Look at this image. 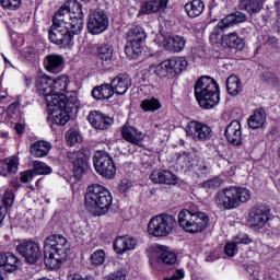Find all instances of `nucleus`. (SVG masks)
<instances>
[{
	"label": "nucleus",
	"instance_id": "obj_1",
	"mask_svg": "<svg viewBox=\"0 0 280 280\" xmlns=\"http://www.w3.org/2000/svg\"><path fill=\"white\" fill-rule=\"evenodd\" d=\"M247 19L245 13L241 11L228 14L217 24L210 38H218L220 34H223L221 37L222 45H225V47H229L230 49H238L242 51V49H244V38L240 37V33L237 32H229L231 27H234V25H238V23H246Z\"/></svg>",
	"mask_w": 280,
	"mask_h": 280
},
{
	"label": "nucleus",
	"instance_id": "obj_2",
	"mask_svg": "<svg viewBox=\"0 0 280 280\" xmlns=\"http://www.w3.org/2000/svg\"><path fill=\"white\" fill-rule=\"evenodd\" d=\"M69 255V242L60 234H52L44 242V264L50 270H58Z\"/></svg>",
	"mask_w": 280,
	"mask_h": 280
},
{
	"label": "nucleus",
	"instance_id": "obj_3",
	"mask_svg": "<svg viewBox=\"0 0 280 280\" xmlns=\"http://www.w3.org/2000/svg\"><path fill=\"white\" fill-rule=\"evenodd\" d=\"M69 9L67 2L62 4L54 14L52 25L48 31V38L50 43L55 45H61V47H70L73 43V31L66 22V18H69Z\"/></svg>",
	"mask_w": 280,
	"mask_h": 280
},
{
	"label": "nucleus",
	"instance_id": "obj_4",
	"mask_svg": "<svg viewBox=\"0 0 280 280\" xmlns=\"http://www.w3.org/2000/svg\"><path fill=\"white\" fill-rule=\"evenodd\" d=\"M113 205V196L100 184L90 185L84 196V206L93 215H106Z\"/></svg>",
	"mask_w": 280,
	"mask_h": 280
},
{
	"label": "nucleus",
	"instance_id": "obj_5",
	"mask_svg": "<svg viewBox=\"0 0 280 280\" xmlns=\"http://www.w3.org/2000/svg\"><path fill=\"white\" fill-rule=\"evenodd\" d=\"M195 97L205 110H211L220 104V85L211 77H200L194 86Z\"/></svg>",
	"mask_w": 280,
	"mask_h": 280
},
{
	"label": "nucleus",
	"instance_id": "obj_6",
	"mask_svg": "<svg viewBox=\"0 0 280 280\" xmlns=\"http://www.w3.org/2000/svg\"><path fill=\"white\" fill-rule=\"evenodd\" d=\"M250 200V191L245 187H226L217 192L214 202L220 209L231 211Z\"/></svg>",
	"mask_w": 280,
	"mask_h": 280
},
{
	"label": "nucleus",
	"instance_id": "obj_7",
	"mask_svg": "<svg viewBox=\"0 0 280 280\" xmlns=\"http://www.w3.org/2000/svg\"><path fill=\"white\" fill-rule=\"evenodd\" d=\"M178 224L187 233H202L209 226V215L194 210H182L178 213Z\"/></svg>",
	"mask_w": 280,
	"mask_h": 280
},
{
	"label": "nucleus",
	"instance_id": "obj_8",
	"mask_svg": "<svg viewBox=\"0 0 280 280\" xmlns=\"http://www.w3.org/2000/svg\"><path fill=\"white\" fill-rule=\"evenodd\" d=\"M177 224L176 218L170 214H159L150 220L147 229L153 237H167L174 233Z\"/></svg>",
	"mask_w": 280,
	"mask_h": 280
},
{
	"label": "nucleus",
	"instance_id": "obj_9",
	"mask_svg": "<svg viewBox=\"0 0 280 280\" xmlns=\"http://www.w3.org/2000/svg\"><path fill=\"white\" fill-rule=\"evenodd\" d=\"M148 34L141 26L130 28L126 34L125 54L128 58H137L142 51Z\"/></svg>",
	"mask_w": 280,
	"mask_h": 280
},
{
	"label": "nucleus",
	"instance_id": "obj_10",
	"mask_svg": "<svg viewBox=\"0 0 280 280\" xmlns=\"http://www.w3.org/2000/svg\"><path fill=\"white\" fill-rule=\"evenodd\" d=\"M94 170L104 178H115L117 168L113 158L104 151H96L93 156Z\"/></svg>",
	"mask_w": 280,
	"mask_h": 280
},
{
	"label": "nucleus",
	"instance_id": "obj_11",
	"mask_svg": "<svg viewBox=\"0 0 280 280\" xmlns=\"http://www.w3.org/2000/svg\"><path fill=\"white\" fill-rule=\"evenodd\" d=\"M66 8L69 12V26L72 30V36L82 33L84 30V13H82V4L78 0H68Z\"/></svg>",
	"mask_w": 280,
	"mask_h": 280
},
{
	"label": "nucleus",
	"instance_id": "obj_12",
	"mask_svg": "<svg viewBox=\"0 0 280 280\" xmlns=\"http://www.w3.org/2000/svg\"><path fill=\"white\" fill-rule=\"evenodd\" d=\"M91 159V151L86 148L79 151L68 152V161L73 165V174L80 178L89 167V160Z\"/></svg>",
	"mask_w": 280,
	"mask_h": 280
},
{
	"label": "nucleus",
	"instance_id": "obj_13",
	"mask_svg": "<svg viewBox=\"0 0 280 280\" xmlns=\"http://www.w3.org/2000/svg\"><path fill=\"white\" fill-rule=\"evenodd\" d=\"M108 15L102 10H92L89 14L88 20V31L93 36H97V34H103L108 30Z\"/></svg>",
	"mask_w": 280,
	"mask_h": 280
},
{
	"label": "nucleus",
	"instance_id": "obj_14",
	"mask_svg": "<svg viewBox=\"0 0 280 280\" xmlns=\"http://www.w3.org/2000/svg\"><path fill=\"white\" fill-rule=\"evenodd\" d=\"M186 135L192 141H211L213 137V130H211V127H209L206 124H202L197 120H192L188 122V126L186 128Z\"/></svg>",
	"mask_w": 280,
	"mask_h": 280
},
{
	"label": "nucleus",
	"instance_id": "obj_15",
	"mask_svg": "<svg viewBox=\"0 0 280 280\" xmlns=\"http://www.w3.org/2000/svg\"><path fill=\"white\" fill-rule=\"evenodd\" d=\"M16 252L22 255L27 264L34 265L43 257L40 245L35 241H24L16 246Z\"/></svg>",
	"mask_w": 280,
	"mask_h": 280
},
{
	"label": "nucleus",
	"instance_id": "obj_16",
	"mask_svg": "<svg viewBox=\"0 0 280 280\" xmlns=\"http://www.w3.org/2000/svg\"><path fill=\"white\" fill-rule=\"evenodd\" d=\"M36 91L39 95L45 97L47 106L51 108L54 103H58L56 101V96H54V79L49 75H40L36 79Z\"/></svg>",
	"mask_w": 280,
	"mask_h": 280
},
{
	"label": "nucleus",
	"instance_id": "obj_17",
	"mask_svg": "<svg viewBox=\"0 0 280 280\" xmlns=\"http://www.w3.org/2000/svg\"><path fill=\"white\" fill-rule=\"evenodd\" d=\"M270 213L268 209L264 206H255L249 211V218L247 220V224L254 231H259L265 228L268 221L270 220Z\"/></svg>",
	"mask_w": 280,
	"mask_h": 280
},
{
	"label": "nucleus",
	"instance_id": "obj_18",
	"mask_svg": "<svg viewBox=\"0 0 280 280\" xmlns=\"http://www.w3.org/2000/svg\"><path fill=\"white\" fill-rule=\"evenodd\" d=\"M162 38V40H161ZM155 43H159V45H163V48L166 51H171L172 54H179V51H183L185 49V46L187 45V39L180 35H173L165 39L163 35H156Z\"/></svg>",
	"mask_w": 280,
	"mask_h": 280
},
{
	"label": "nucleus",
	"instance_id": "obj_19",
	"mask_svg": "<svg viewBox=\"0 0 280 280\" xmlns=\"http://www.w3.org/2000/svg\"><path fill=\"white\" fill-rule=\"evenodd\" d=\"M88 121L96 130H108L115 120L106 114L94 110L89 114Z\"/></svg>",
	"mask_w": 280,
	"mask_h": 280
},
{
	"label": "nucleus",
	"instance_id": "obj_20",
	"mask_svg": "<svg viewBox=\"0 0 280 280\" xmlns=\"http://www.w3.org/2000/svg\"><path fill=\"white\" fill-rule=\"evenodd\" d=\"M43 65L48 73H61L65 69V57L58 54L47 55L43 60Z\"/></svg>",
	"mask_w": 280,
	"mask_h": 280
},
{
	"label": "nucleus",
	"instance_id": "obj_21",
	"mask_svg": "<svg viewBox=\"0 0 280 280\" xmlns=\"http://www.w3.org/2000/svg\"><path fill=\"white\" fill-rule=\"evenodd\" d=\"M224 137L231 145H242V124L240 120H232L228 125Z\"/></svg>",
	"mask_w": 280,
	"mask_h": 280
},
{
	"label": "nucleus",
	"instance_id": "obj_22",
	"mask_svg": "<svg viewBox=\"0 0 280 280\" xmlns=\"http://www.w3.org/2000/svg\"><path fill=\"white\" fill-rule=\"evenodd\" d=\"M110 84L116 95H126L128 89L132 86V79L128 74L120 73L110 81Z\"/></svg>",
	"mask_w": 280,
	"mask_h": 280
},
{
	"label": "nucleus",
	"instance_id": "obj_23",
	"mask_svg": "<svg viewBox=\"0 0 280 280\" xmlns=\"http://www.w3.org/2000/svg\"><path fill=\"white\" fill-rule=\"evenodd\" d=\"M150 179L155 185H178V177L170 171H153L150 175Z\"/></svg>",
	"mask_w": 280,
	"mask_h": 280
},
{
	"label": "nucleus",
	"instance_id": "obj_24",
	"mask_svg": "<svg viewBox=\"0 0 280 280\" xmlns=\"http://www.w3.org/2000/svg\"><path fill=\"white\" fill-rule=\"evenodd\" d=\"M137 248V238L132 236H118L114 242V250L118 255H124L126 250H135Z\"/></svg>",
	"mask_w": 280,
	"mask_h": 280
},
{
	"label": "nucleus",
	"instance_id": "obj_25",
	"mask_svg": "<svg viewBox=\"0 0 280 280\" xmlns=\"http://www.w3.org/2000/svg\"><path fill=\"white\" fill-rule=\"evenodd\" d=\"M122 139L131 143V145H137V148H141V131L130 126L129 124H125L121 129Z\"/></svg>",
	"mask_w": 280,
	"mask_h": 280
},
{
	"label": "nucleus",
	"instance_id": "obj_26",
	"mask_svg": "<svg viewBox=\"0 0 280 280\" xmlns=\"http://www.w3.org/2000/svg\"><path fill=\"white\" fill-rule=\"evenodd\" d=\"M56 102L52 103V106H57V108H68V110H71V108L78 104V93H75V91L66 92L57 96Z\"/></svg>",
	"mask_w": 280,
	"mask_h": 280
},
{
	"label": "nucleus",
	"instance_id": "obj_27",
	"mask_svg": "<svg viewBox=\"0 0 280 280\" xmlns=\"http://www.w3.org/2000/svg\"><path fill=\"white\" fill-rule=\"evenodd\" d=\"M19 268V258L10 253L0 254V270L3 272H14Z\"/></svg>",
	"mask_w": 280,
	"mask_h": 280
},
{
	"label": "nucleus",
	"instance_id": "obj_28",
	"mask_svg": "<svg viewBox=\"0 0 280 280\" xmlns=\"http://www.w3.org/2000/svg\"><path fill=\"white\" fill-rule=\"evenodd\" d=\"M49 110L52 113V122L57 126H66L71 116H69V110L67 107H58V106H48Z\"/></svg>",
	"mask_w": 280,
	"mask_h": 280
},
{
	"label": "nucleus",
	"instance_id": "obj_29",
	"mask_svg": "<svg viewBox=\"0 0 280 280\" xmlns=\"http://www.w3.org/2000/svg\"><path fill=\"white\" fill-rule=\"evenodd\" d=\"M170 0H149L141 8L142 14H154L167 9Z\"/></svg>",
	"mask_w": 280,
	"mask_h": 280
},
{
	"label": "nucleus",
	"instance_id": "obj_30",
	"mask_svg": "<svg viewBox=\"0 0 280 280\" xmlns=\"http://www.w3.org/2000/svg\"><path fill=\"white\" fill-rule=\"evenodd\" d=\"M184 10L189 19H198L205 12V2L202 0L188 1Z\"/></svg>",
	"mask_w": 280,
	"mask_h": 280
},
{
	"label": "nucleus",
	"instance_id": "obj_31",
	"mask_svg": "<svg viewBox=\"0 0 280 280\" xmlns=\"http://www.w3.org/2000/svg\"><path fill=\"white\" fill-rule=\"evenodd\" d=\"M51 150V143L39 140L31 144L30 147V153L32 156H35V159H43V156H47Z\"/></svg>",
	"mask_w": 280,
	"mask_h": 280
},
{
	"label": "nucleus",
	"instance_id": "obj_32",
	"mask_svg": "<svg viewBox=\"0 0 280 280\" xmlns=\"http://www.w3.org/2000/svg\"><path fill=\"white\" fill-rule=\"evenodd\" d=\"M115 95L112 84L105 83L92 90V97L94 100H110Z\"/></svg>",
	"mask_w": 280,
	"mask_h": 280
},
{
	"label": "nucleus",
	"instance_id": "obj_33",
	"mask_svg": "<svg viewBox=\"0 0 280 280\" xmlns=\"http://www.w3.org/2000/svg\"><path fill=\"white\" fill-rule=\"evenodd\" d=\"M19 170V159L8 158L0 161V176H8V174H16Z\"/></svg>",
	"mask_w": 280,
	"mask_h": 280
},
{
	"label": "nucleus",
	"instance_id": "obj_34",
	"mask_svg": "<svg viewBox=\"0 0 280 280\" xmlns=\"http://www.w3.org/2000/svg\"><path fill=\"white\" fill-rule=\"evenodd\" d=\"M69 77L65 74L54 79L52 97H60V95L67 93V86H69Z\"/></svg>",
	"mask_w": 280,
	"mask_h": 280
},
{
	"label": "nucleus",
	"instance_id": "obj_35",
	"mask_svg": "<svg viewBox=\"0 0 280 280\" xmlns=\"http://www.w3.org/2000/svg\"><path fill=\"white\" fill-rule=\"evenodd\" d=\"M247 124L252 130H257L266 124V110L262 108L256 109L254 114L248 118Z\"/></svg>",
	"mask_w": 280,
	"mask_h": 280
},
{
	"label": "nucleus",
	"instance_id": "obj_36",
	"mask_svg": "<svg viewBox=\"0 0 280 280\" xmlns=\"http://www.w3.org/2000/svg\"><path fill=\"white\" fill-rule=\"evenodd\" d=\"M226 90L229 95L236 97V95H240V93H242V91L244 90V88L242 86V80H240L235 74L228 77Z\"/></svg>",
	"mask_w": 280,
	"mask_h": 280
},
{
	"label": "nucleus",
	"instance_id": "obj_37",
	"mask_svg": "<svg viewBox=\"0 0 280 280\" xmlns=\"http://www.w3.org/2000/svg\"><path fill=\"white\" fill-rule=\"evenodd\" d=\"M238 8L248 12V14H257L261 12V0H238Z\"/></svg>",
	"mask_w": 280,
	"mask_h": 280
},
{
	"label": "nucleus",
	"instance_id": "obj_38",
	"mask_svg": "<svg viewBox=\"0 0 280 280\" xmlns=\"http://www.w3.org/2000/svg\"><path fill=\"white\" fill-rule=\"evenodd\" d=\"M21 56L23 60H25L26 62H30L31 65L38 62V59L40 58L38 49L34 48V46L24 47L21 50Z\"/></svg>",
	"mask_w": 280,
	"mask_h": 280
},
{
	"label": "nucleus",
	"instance_id": "obj_39",
	"mask_svg": "<svg viewBox=\"0 0 280 280\" xmlns=\"http://www.w3.org/2000/svg\"><path fill=\"white\" fill-rule=\"evenodd\" d=\"M168 62L171 65V69L173 71V75H176L178 73H183L185 69H187V59L185 57H175L168 59Z\"/></svg>",
	"mask_w": 280,
	"mask_h": 280
},
{
	"label": "nucleus",
	"instance_id": "obj_40",
	"mask_svg": "<svg viewBox=\"0 0 280 280\" xmlns=\"http://www.w3.org/2000/svg\"><path fill=\"white\" fill-rule=\"evenodd\" d=\"M113 46L103 44L98 48V58L102 60L103 65H110L113 62Z\"/></svg>",
	"mask_w": 280,
	"mask_h": 280
},
{
	"label": "nucleus",
	"instance_id": "obj_41",
	"mask_svg": "<svg viewBox=\"0 0 280 280\" xmlns=\"http://www.w3.org/2000/svg\"><path fill=\"white\" fill-rule=\"evenodd\" d=\"M155 74L158 78H172L174 75V72L172 70V66L170 63V60H164L155 68Z\"/></svg>",
	"mask_w": 280,
	"mask_h": 280
},
{
	"label": "nucleus",
	"instance_id": "obj_42",
	"mask_svg": "<svg viewBox=\"0 0 280 280\" xmlns=\"http://www.w3.org/2000/svg\"><path fill=\"white\" fill-rule=\"evenodd\" d=\"M3 192L2 196V207H5V209H10V207H12V205H14V192L12 190H10L8 187H3L1 188V190Z\"/></svg>",
	"mask_w": 280,
	"mask_h": 280
},
{
	"label": "nucleus",
	"instance_id": "obj_43",
	"mask_svg": "<svg viewBox=\"0 0 280 280\" xmlns=\"http://www.w3.org/2000/svg\"><path fill=\"white\" fill-rule=\"evenodd\" d=\"M140 106L142 110H151L152 113H154V110H159V108H161V102H159V100L156 98H147L141 102Z\"/></svg>",
	"mask_w": 280,
	"mask_h": 280
},
{
	"label": "nucleus",
	"instance_id": "obj_44",
	"mask_svg": "<svg viewBox=\"0 0 280 280\" xmlns=\"http://www.w3.org/2000/svg\"><path fill=\"white\" fill-rule=\"evenodd\" d=\"M176 164L182 167V170L191 167V156L189 153H180L176 159Z\"/></svg>",
	"mask_w": 280,
	"mask_h": 280
},
{
	"label": "nucleus",
	"instance_id": "obj_45",
	"mask_svg": "<svg viewBox=\"0 0 280 280\" xmlns=\"http://www.w3.org/2000/svg\"><path fill=\"white\" fill-rule=\"evenodd\" d=\"M33 170L35 174L43 175V174H51V167H49L47 164L35 161L33 163Z\"/></svg>",
	"mask_w": 280,
	"mask_h": 280
},
{
	"label": "nucleus",
	"instance_id": "obj_46",
	"mask_svg": "<svg viewBox=\"0 0 280 280\" xmlns=\"http://www.w3.org/2000/svg\"><path fill=\"white\" fill-rule=\"evenodd\" d=\"M160 261L166 264L167 266H174V264L177 261L176 254L173 252H163L160 255Z\"/></svg>",
	"mask_w": 280,
	"mask_h": 280
},
{
	"label": "nucleus",
	"instance_id": "obj_47",
	"mask_svg": "<svg viewBox=\"0 0 280 280\" xmlns=\"http://www.w3.org/2000/svg\"><path fill=\"white\" fill-rule=\"evenodd\" d=\"M105 256H106V254L102 249H98V250L94 252L91 255V258H90L91 259V264L93 266H102V264H104Z\"/></svg>",
	"mask_w": 280,
	"mask_h": 280
},
{
	"label": "nucleus",
	"instance_id": "obj_48",
	"mask_svg": "<svg viewBox=\"0 0 280 280\" xmlns=\"http://www.w3.org/2000/svg\"><path fill=\"white\" fill-rule=\"evenodd\" d=\"M81 139L80 133L75 130H69L66 133V141L70 147L75 145V143H80Z\"/></svg>",
	"mask_w": 280,
	"mask_h": 280
},
{
	"label": "nucleus",
	"instance_id": "obj_49",
	"mask_svg": "<svg viewBox=\"0 0 280 280\" xmlns=\"http://www.w3.org/2000/svg\"><path fill=\"white\" fill-rule=\"evenodd\" d=\"M0 4L4 10H19L21 0H0Z\"/></svg>",
	"mask_w": 280,
	"mask_h": 280
},
{
	"label": "nucleus",
	"instance_id": "obj_50",
	"mask_svg": "<svg viewBox=\"0 0 280 280\" xmlns=\"http://www.w3.org/2000/svg\"><path fill=\"white\" fill-rule=\"evenodd\" d=\"M194 170H195L197 176H205V174H207V170H209V167L207 166V163L205 161L200 160L197 162Z\"/></svg>",
	"mask_w": 280,
	"mask_h": 280
},
{
	"label": "nucleus",
	"instance_id": "obj_51",
	"mask_svg": "<svg viewBox=\"0 0 280 280\" xmlns=\"http://www.w3.org/2000/svg\"><path fill=\"white\" fill-rule=\"evenodd\" d=\"M220 185H222V183L218 177L202 183V187L206 189H215V187H220Z\"/></svg>",
	"mask_w": 280,
	"mask_h": 280
},
{
	"label": "nucleus",
	"instance_id": "obj_52",
	"mask_svg": "<svg viewBox=\"0 0 280 280\" xmlns=\"http://www.w3.org/2000/svg\"><path fill=\"white\" fill-rule=\"evenodd\" d=\"M224 253L228 257H234L237 253V244L235 243H228L224 247Z\"/></svg>",
	"mask_w": 280,
	"mask_h": 280
},
{
	"label": "nucleus",
	"instance_id": "obj_53",
	"mask_svg": "<svg viewBox=\"0 0 280 280\" xmlns=\"http://www.w3.org/2000/svg\"><path fill=\"white\" fill-rule=\"evenodd\" d=\"M185 278V271L183 269H178L171 277L163 278V280H180Z\"/></svg>",
	"mask_w": 280,
	"mask_h": 280
},
{
	"label": "nucleus",
	"instance_id": "obj_54",
	"mask_svg": "<svg viewBox=\"0 0 280 280\" xmlns=\"http://www.w3.org/2000/svg\"><path fill=\"white\" fill-rule=\"evenodd\" d=\"M34 178V172L25 171L21 173V183H31Z\"/></svg>",
	"mask_w": 280,
	"mask_h": 280
},
{
	"label": "nucleus",
	"instance_id": "obj_55",
	"mask_svg": "<svg viewBox=\"0 0 280 280\" xmlns=\"http://www.w3.org/2000/svg\"><path fill=\"white\" fill-rule=\"evenodd\" d=\"M107 280H126V273L124 271H116L107 277Z\"/></svg>",
	"mask_w": 280,
	"mask_h": 280
},
{
	"label": "nucleus",
	"instance_id": "obj_56",
	"mask_svg": "<svg viewBox=\"0 0 280 280\" xmlns=\"http://www.w3.org/2000/svg\"><path fill=\"white\" fill-rule=\"evenodd\" d=\"M252 280H266V273L259 269L252 272Z\"/></svg>",
	"mask_w": 280,
	"mask_h": 280
},
{
	"label": "nucleus",
	"instance_id": "obj_57",
	"mask_svg": "<svg viewBox=\"0 0 280 280\" xmlns=\"http://www.w3.org/2000/svg\"><path fill=\"white\" fill-rule=\"evenodd\" d=\"M68 280H95V279H93L92 277L82 278V276L78 273H73L68 276Z\"/></svg>",
	"mask_w": 280,
	"mask_h": 280
},
{
	"label": "nucleus",
	"instance_id": "obj_58",
	"mask_svg": "<svg viewBox=\"0 0 280 280\" xmlns=\"http://www.w3.org/2000/svg\"><path fill=\"white\" fill-rule=\"evenodd\" d=\"M14 130L16 131L18 135H23V132H25V125L18 122L14 126Z\"/></svg>",
	"mask_w": 280,
	"mask_h": 280
},
{
	"label": "nucleus",
	"instance_id": "obj_59",
	"mask_svg": "<svg viewBox=\"0 0 280 280\" xmlns=\"http://www.w3.org/2000/svg\"><path fill=\"white\" fill-rule=\"evenodd\" d=\"M7 213V208L0 205V225L3 224V220H5Z\"/></svg>",
	"mask_w": 280,
	"mask_h": 280
},
{
	"label": "nucleus",
	"instance_id": "obj_60",
	"mask_svg": "<svg viewBox=\"0 0 280 280\" xmlns=\"http://www.w3.org/2000/svg\"><path fill=\"white\" fill-rule=\"evenodd\" d=\"M236 244H250V238L248 235H243L240 241H236Z\"/></svg>",
	"mask_w": 280,
	"mask_h": 280
},
{
	"label": "nucleus",
	"instance_id": "obj_61",
	"mask_svg": "<svg viewBox=\"0 0 280 280\" xmlns=\"http://www.w3.org/2000/svg\"><path fill=\"white\" fill-rule=\"evenodd\" d=\"M276 13L278 16H280V0L275 2Z\"/></svg>",
	"mask_w": 280,
	"mask_h": 280
},
{
	"label": "nucleus",
	"instance_id": "obj_62",
	"mask_svg": "<svg viewBox=\"0 0 280 280\" xmlns=\"http://www.w3.org/2000/svg\"><path fill=\"white\" fill-rule=\"evenodd\" d=\"M19 105L16 104V103H12L11 105H9V107H8V110H9V113L11 112V110H14V108H16Z\"/></svg>",
	"mask_w": 280,
	"mask_h": 280
},
{
	"label": "nucleus",
	"instance_id": "obj_63",
	"mask_svg": "<svg viewBox=\"0 0 280 280\" xmlns=\"http://www.w3.org/2000/svg\"><path fill=\"white\" fill-rule=\"evenodd\" d=\"M25 84H26V86H30V84H32V79H25Z\"/></svg>",
	"mask_w": 280,
	"mask_h": 280
},
{
	"label": "nucleus",
	"instance_id": "obj_64",
	"mask_svg": "<svg viewBox=\"0 0 280 280\" xmlns=\"http://www.w3.org/2000/svg\"><path fill=\"white\" fill-rule=\"evenodd\" d=\"M269 42L272 43V44H277V39L275 37H270Z\"/></svg>",
	"mask_w": 280,
	"mask_h": 280
}]
</instances>
